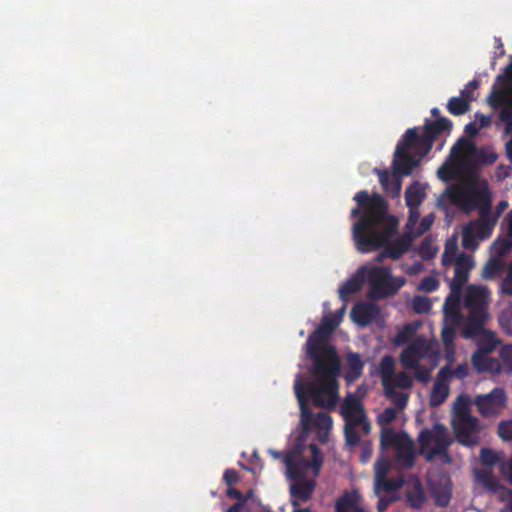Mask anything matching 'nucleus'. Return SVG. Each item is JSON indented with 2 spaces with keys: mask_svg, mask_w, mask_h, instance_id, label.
<instances>
[{
  "mask_svg": "<svg viewBox=\"0 0 512 512\" xmlns=\"http://www.w3.org/2000/svg\"><path fill=\"white\" fill-rule=\"evenodd\" d=\"M474 122H478V127L480 130L482 128L488 127L491 123V118L485 115L476 114Z\"/></svg>",
  "mask_w": 512,
  "mask_h": 512,
  "instance_id": "47",
  "label": "nucleus"
},
{
  "mask_svg": "<svg viewBox=\"0 0 512 512\" xmlns=\"http://www.w3.org/2000/svg\"><path fill=\"white\" fill-rule=\"evenodd\" d=\"M395 417L394 408H387L378 415V422L382 426L381 445L383 448H394L399 466L410 467L415 459L414 443L406 433H397L388 427Z\"/></svg>",
  "mask_w": 512,
  "mask_h": 512,
  "instance_id": "9",
  "label": "nucleus"
},
{
  "mask_svg": "<svg viewBox=\"0 0 512 512\" xmlns=\"http://www.w3.org/2000/svg\"><path fill=\"white\" fill-rule=\"evenodd\" d=\"M450 373V367L448 366L442 368L438 373L437 379L430 394L429 402L431 406H439L447 399L449 395L448 375Z\"/></svg>",
  "mask_w": 512,
  "mask_h": 512,
  "instance_id": "21",
  "label": "nucleus"
},
{
  "mask_svg": "<svg viewBox=\"0 0 512 512\" xmlns=\"http://www.w3.org/2000/svg\"><path fill=\"white\" fill-rule=\"evenodd\" d=\"M242 504L243 503H241V502L238 504H235V505L231 506L230 508H228L226 510V512H240Z\"/></svg>",
  "mask_w": 512,
  "mask_h": 512,
  "instance_id": "54",
  "label": "nucleus"
},
{
  "mask_svg": "<svg viewBox=\"0 0 512 512\" xmlns=\"http://www.w3.org/2000/svg\"><path fill=\"white\" fill-rule=\"evenodd\" d=\"M472 100V96H467V98L462 95H460V97H454L448 102V109L454 115H462L468 110L469 103Z\"/></svg>",
  "mask_w": 512,
  "mask_h": 512,
  "instance_id": "30",
  "label": "nucleus"
},
{
  "mask_svg": "<svg viewBox=\"0 0 512 512\" xmlns=\"http://www.w3.org/2000/svg\"><path fill=\"white\" fill-rule=\"evenodd\" d=\"M442 264L444 266L455 265V275L451 281L452 291L444 304L445 317L442 329V341L448 350L447 358L451 361L453 356L451 345L455 337L456 327L461 318L458 291L467 282L469 273L475 264L470 256L458 252V237L456 235H453L446 241L442 254Z\"/></svg>",
  "mask_w": 512,
  "mask_h": 512,
  "instance_id": "5",
  "label": "nucleus"
},
{
  "mask_svg": "<svg viewBox=\"0 0 512 512\" xmlns=\"http://www.w3.org/2000/svg\"><path fill=\"white\" fill-rule=\"evenodd\" d=\"M380 182L384 190L392 197H397L401 191V181L395 174H389L387 171L378 172Z\"/></svg>",
  "mask_w": 512,
  "mask_h": 512,
  "instance_id": "26",
  "label": "nucleus"
},
{
  "mask_svg": "<svg viewBox=\"0 0 512 512\" xmlns=\"http://www.w3.org/2000/svg\"><path fill=\"white\" fill-rule=\"evenodd\" d=\"M224 481L228 485H232L238 481V473L235 470H227L224 473Z\"/></svg>",
  "mask_w": 512,
  "mask_h": 512,
  "instance_id": "48",
  "label": "nucleus"
},
{
  "mask_svg": "<svg viewBox=\"0 0 512 512\" xmlns=\"http://www.w3.org/2000/svg\"><path fill=\"white\" fill-rule=\"evenodd\" d=\"M489 102L493 106L505 105L506 109L501 113V119L507 122L506 133L512 131V64L508 67L506 77L499 79L497 86L489 97Z\"/></svg>",
  "mask_w": 512,
  "mask_h": 512,
  "instance_id": "17",
  "label": "nucleus"
},
{
  "mask_svg": "<svg viewBox=\"0 0 512 512\" xmlns=\"http://www.w3.org/2000/svg\"><path fill=\"white\" fill-rule=\"evenodd\" d=\"M341 414L346 421L345 434L347 443L350 445L356 444L360 433L367 434L370 430V425L366 422L360 401L354 396H348L341 407Z\"/></svg>",
  "mask_w": 512,
  "mask_h": 512,
  "instance_id": "15",
  "label": "nucleus"
},
{
  "mask_svg": "<svg viewBox=\"0 0 512 512\" xmlns=\"http://www.w3.org/2000/svg\"><path fill=\"white\" fill-rule=\"evenodd\" d=\"M419 253L422 258H431L437 253V247L430 241L424 242L420 248Z\"/></svg>",
  "mask_w": 512,
  "mask_h": 512,
  "instance_id": "39",
  "label": "nucleus"
},
{
  "mask_svg": "<svg viewBox=\"0 0 512 512\" xmlns=\"http://www.w3.org/2000/svg\"><path fill=\"white\" fill-rule=\"evenodd\" d=\"M475 158L474 144L461 139L452 148L450 158L437 171L438 177L443 181L457 180V183L438 199L440 206L449 200L465 211L478 209L480 212L481 221L470 222L462 231L463 247L472 250L476 249L479 241L487 238L492 230L487 218L490 209L487 181L476 172Z\"/></svg>",
  "mask_w": 512,
  "mask_h": 512,
  "instance_id": "1",
  "label": "nucleus"
},
{
  "mask_svg": "<svg viewBox=\"0 0 512 512\" xmlns=\"http://www.w3.org/2000/svg\"><path fill=\"white\" fill-rule=\"evenodd\" d=\"M471 398L466 394L459 395L452 403L451 426L457 441L470 446L478 443L481 425L471 415Z\"/></svg>",
  "mask_w": 512,
  "mask_h": 512,
  "instance_id": "8",
  "label": "nucleus"
},
{
  "mask_svg": "<svg viewBox=\"0 0 512 512\" xmlns=\"http://www.w3.org/2000/svg\"><path fill=\"white\" fill-rule=\"evenodd\" d=\"M502 290L504 293L512 295V264L507 278L503 281Z\"/></svg>",
  "mask_w": 512,
  "mask_h": 512,
  "instance_id": "46",
  "label": "nucleus"
},
{
  "mask_svg": "<svg viewBox=\"0 0 512 512\" xmlns=\"http://www.w3.org/2000/svg\"><path fill=\"white\" fill-rule=\"evenodd\" d=\"M501 357L507 369L512 371V345L506 346L501 350Z\"/></svg>",
  "mask_w": 512,
  "mask_h": 512,
  "instance_id": "40",
  "label": "nucleus"
},
{
  "mask_svg": "<svg viewBox=\"0 0 512 512\" xmlns=\"http://www.w3.org/2000/svg\"><path fill=\"white\" fill-rule=\"evenodd\" d=\"M502 263L498 258H493L487 262L482 270V277L485 279H491L501 269Z\"/></svg>",
  "mask_w": 512,
  "mask_h": 512,
  "instance_id": "33",
  "label": "nucleus"
},
{
  "mask_svg": "<svg viewBox=\"0 0 512 512\" xmlns=\"http://www.w3.org/2000/svg\"><path fill=\"white\" fill-rule=\"evenodd\" d=\"M426 197V185L420 183H414L405 192L406 204L409 207V217L406 227L412 229L413 226L418 222L419 212L418 206L422 203Z\"/></svg>",
  "mask_w": 512,
  "mask_h": 512,
  "instance_id": "20",
  "label": "nucleus"
},
{
  "mask_svg": "<svg viewBox=\"0 0 512 512\" xmlns=\"http://www.w3.org/2000/svg\"><path fill=\"white\" fill-rule=\"evenodd\" d=\"M490 352L476 351L472 355V364L479 372L499 373L500 364L497 360L488 356Z\"/></svg>",
  "mask_w": 512,
  "mask_h": 512,
  "instance_id": "23",
  "label": "nucleus"
},
{
  "mask_svg": "<svg viewBox=\"0 0 512 512\" xmlns=\"http://www.w3.org/2000/svg\"><path fill=\"white\" fill-rule=\"evenodd\" d=\"M357 512H366L365 510H358Z\"/></svg>",
  "mask_w": 512,
  "mask_h": 512,
  "instance_id": "59",
  "label": "nucleus"
},
{
  "mask_svg": "<svg viewBox=\"0 0 512 512\" xmlns=\"http://www.w3.org/2000/svg\"><path fill=\"white\" fill-rule=\"evenodd\" d=\"M350 316L357 325L366 326L378 320L380 311L375 304L358 303L352 308Z\"/></svg>",
  "mask_w": 512,
  "mask_h": 512,
  "instance_id": "22",
  "label": "nucleus"
},
{
  "mask_svg": "<svg viewBox=\"0 0 512 512\" xmlns=\"http://www.w3.org/2000/svg\"><path fill=\"white\" fill-rule=\"evenodd\" d=\"M379 369L386 395L398 408H404L408 401L406 390L412 387V378L404 372L395 373V361L390 356L382 358Z\"/></svg>",
  "mask_w": 512,
  "mask_h": 512,
  "instance_id": "12",
  "label": "nucleus"
},
{
  "mask_svg": "<svg viewBox=\"0 0 512 512\" xmlns=\"http://www.w3.org/2000/svg\"><path fill=\"white\" fill-rule=\"evenodd\" d=\"M371 453H372L371 448L369 446H365L363 448L362 461L367 462L369 460V458L371 457Z\"/></svg>",
  "mask_w": 512,
  "mask_h": 512,
  "instance_id": "53",
  "label": "nucleus"
},
{
  "mask_svg": "<svg viewBox=\"0 0 512 512\" xmlns=\"http://www.w3.org/2000/svg\"><path fill=\"white\" fill-rule=\"evenodd\" d=\"M500 326L510 335H512V305L507 306L499 315Z\"/></svg>",
  "mask_w": 512,
  "mask_h": 512,
  "instance_id": "34",
  "label": "nucleus"
},
{
  "mask_svg": "<svg viewBox=\"0 0 512 512\" xmlns=\"http://www.w3.org/2000/svg\"><path fill=\"white\" fill-rule=\"evenodd\" d=\"M511 248L512 244L509 242V237L506 235L505 238L499 239L493 243L491 246V257L501 260V257L504 256Z\"/></svg>",
  "mask_w": 512,
  "mask_h": 512,
  "instance_id": "31",
  "label": "nucleus"
},
{
  "mask_svg": "<svg viewBox=\"0 0 512 512\" xmlns=\"http://www.w3.org/2000/svg\"><path fill=\"white\" fill-rule=\"evenodd\" d=\"M422 269V265L420 263H416L412 266L407 267L405 270L409 274H417Z\"/></svg>",
  "mask_w": 512,
  "mask_h": 512,
  "instance_id": "52",
  "label": "nucleus"
},
{
  "mask_svg": "<svg viewBox=\"0 0 512 512\" xmlns=\"http://www.w3.org/2000/svg\"><path fill=\"white\" fill-rule=\"evenodd\" d=\"M450 371H451V373L448 375V381L452 377L463 378V377L467 376V374H468V366L466 364H460L454 370H452L450 368Z\"/></svg>",
  "mask_w": 512,
  "mask_h": 512,
  "instance_id": "43",
  "label": "nucleus"
},
{
  "mask_svg": "<svg viewBox=\"0 0 512 512\" xmlns=\"http://www.w3.org/2000/svg\"><path fill=\"white\" fill-rule=\"evenodd\" d=\"M227 494L229 497L236 498L239 502L244 503L245 498L241 495V493L236 489H228Z\"/></svg>",
  "mask_w": 512,
  "mask_h": 512,
  "instance_id": "51",
  "label": "nucleus"
},
{
  "mask_svg": "<svg viewBox=\"0 0 512 512\" xmlns=\"http://www.w3.org/2000/svg\"><path fill=\"white\" fill-rule=\"evenodd\" d=\"M438 286V280L435 277L430 276L421 280V282L418 285V289L424 292H432L436 290Z\"/></svg>",
  "mask_w": 512,
  "mask_h": 512,
  "instance_id": "37",
  "label": "nucleus"
},
{
  "mask_svg": "<svg viewBox=\"0 0 512 512\" xmlns=\"http://www.w3.org/2000/svg\"><path fill=\"white\" fill-rule=\"evenodd\" d=\"M391 468V463L383 456L375 464V493L380 498L377 505L379 512H383L388 502L392 501V498L386 500L382 493L397 490L403 485L402 479L394 481L386 478Z\"/></svg>",
  "mask_w": 512,
  "mask_h": 512,
  "instance_id": "16",
  "label": "nucleus"
},
{
  "mask_svg": "<svg viewBox=\"0 0 512 512\" xmlns=\"http://www.w3.org/2000/svg\"><path fill=\"white\" fill-rule=\"evenodd\" d=\"M432 113H433V114H437V109H433V110H432Z\"/></svg>",
  "mask_w": 512,
  "mask_h": 512,
  "instance_id": "58",
  "label": "nucleus"
},
{
  "mask_svg": "<svg viewBox=\"0 0 512 512\" xmlns=\"http://www.w3.org/2000/svg\"><path fill=\"white\" fill-rule=\"evenodd\" d=\"M450 123L446 119H439L434 123H427L425 136L418 138L415 129H409L402 142L397 145L394 156L395 172L402 175H409L420 159L426 155L432 147L433 137L447 129Z\"/></svg>",
  "mask_w": 512,
  "mask_h": 512,
  "instance_id": "6",
  "label": "nucleus"
},
{
  "mask_svg": "<svg viewBox=\"0 0 512 512\" xmlns=\"http://www.w3.org/2000/svg\"><path fill=\"white\" fill-rule=\"evenodd\" d=\"M489 291L485 286L470 285L464 296V306L468 311L463 331L465 338H472L488 321Z\"/></svg>",
  "mask_w": 512,
  "mask_h": 512,
  "instance_id": "11",
  "label": "nucleus"
},
{
  "mask_svg": "<svg viewBox=\"0 0 512 512\" xmlns=\"http://www.w3.org/2000/svg\"><path fill=\"white\" fill-rule=\"evenodd\" d=\"M407 497L413 507H420L424 502V494L418 479L410 478L407 483Z\"/></svg>",
  "mask_w": 512,
  "mask_h": 512,
  "instance_id": "28",
  "label": "nucleus"
},
{
  "mask_svg": "<svg viewBox=\"0 0 512 512\" xmlns=\"http://www.w3.org/2000/svg\"><path fill=\"white\" fill-rule=\"evenodd\" d=\"M336 512H357L364 510L361 498L356 491L346 492L338 499L335 505Z\"/></svg>",
  "mask_w": 512,
  "mask_h": 512,
  "instance_id": "24",
  "label": "nucleus"
},
{
  "mask_svg": "<svg viewBox=\"0 0 512 512\" xmlns=\"http://www.w3.org/2000/svg\"><path fill=\"white\" fill-rule=\"evenodd\" d=\"M367 265L361 267L343 286L339 289V295L342 299L346 296L360 290L364 279H367Z\"/></svg>",
  "mask_w": 512,
  "mask_h": 512,
  "instance_id": "25",
  "label": "nucleus"
},
{
  "mask_svg": "<svg viewBox=\"0 0 512 512\" xmlns=\"http://www.w3.org/2000/svg\"><path fill=\"white\" fill-rule=\"evenodd\" d=\"M421 326L420 322H413L397 329V334L393 338V343L397 346L404 345L409 342Z\"/></svg>",
  "mask_w": 512,
  "mask_h": 512,
  "instance_id": "29",
  "label": "nucleus"
},
{
  "mask_svg": "<svg viewBox=\"0 0 512 512\" xmlns=\"http://www.w3.org/2000/svg\"><path fill=\"white\" fill-rule=\"evenodd\" d=\"M506 235L509 237V242L512 244V210L506 217Z\"/></svg>",
  "mask_w": 512,
  "mask_h": 512,
  "instance_id": "49",
  "label": "nucleus"
},
{
  "mask_svg": "<svg viewBox=\"0 0 512 512\" xmlns=\"http://www.w3.org/2000/svg\"><path fill=\"white\" fill-rule=\"evenodd\" d=\"M487 191H489V189H488V188H487ZM488 193H489V195L491 196V193H490V192H488ZM507 207H508V202H507V201H501V202H499V204H498V206H497V213H496V215H495L493 218H490V216H489L491 208L489 209V212L487 213V218H488V220H489V224H491V225H492V227H493V226H494V224L496 223V221H497L498 217L500 216V214H501L504 210H506V209H507Z\"/></svg>",
  "mask_w": 512,
  "mask_h": 512,
  "instance_id": "42",
  "label": "nucleus"
},
{
  "mask_svg": "<svg viewBox=\"0 0 512 512\" xmlns=\"http://www.w3.org/2000/svg\"><path fill=\"white\" fill-rule=\"evenodd\" d=\"M412 307L417 313H426L431 309V302L427 297L417 296L412 300Z\"/></svg>",
  "mask_w": 512,
  "mask_h": 512,
  "instance_id": "35",
  "label": "nucleus"
},
{
  "mask_svg": "<svg viewBox=\"0 0 512 512\" xmlns=\"http://www.w3.org/2000/svg\"><path fill=\"white\" fill-rule=\"evenodd\" d=\"M369 297L378 300L394 295L406 283L405 278L393 276L385 267L367 265Z\"/></svg>",
  "mask_w": 512,
  "mask_h": 512,
  "instance_id": "14",
  "label": "nucleus"
},
{
  "mask_svg": "<svg viewBox=\"0 0 512 512\" xmlns=\"http://www.w3.org/2000/svg\"><path fill=\"white\" fill-rule=\"evenodd\" d=\"M314 384V375L312 374V381L307 385L304 384L300 378L297 376L294 383V390L296 397L298 399L300 409H301V425L303 426L304 432L306 436L311 437L314 440H318L320 442H326L329 438V433L332 429V419L325 413H317L312 414L309 412L306 406V395L309 394L312 401H314L311 394V386ZM339 399V395L335 403L332 406H328L327 408H333ZM316 405V403H314ZM318 406V404H317ZM324 408L323 406H320Z\"/></svg>",
  "mask_w": 512,
  "mask_h": 512,
  "instance_id": "7",
  "label": "nucleus"
},
{
  "mask_svg": "<svg viewBox=\"0 0 512 512\" xmlns=\"http://www.w3.org/2000/svg\"><path fill=\"white\" fill-rule=\"evenodd\" d=\"M478 336V350L477 351H483L485 352H492L497 344L498 340L495 336V334L491 331L485 330L483 326L481 329L474 334L472 337Z\"/></svg>",
  "mask_w": 512,
  "mask_h": 512,
  "instance_id": "27",
  "label": "nucleus"
},
{
  "mask_svg": "<svg viewBox=\"0 0 512 512\" xmlns=\"http://www.w3.org/2000/svg\"><path fill=\"white\" fill-rule=\"evenodd\" d=\"M498 433L502 439L512 440V420L500 422Z\"/></svg>",
  "mask_w": 512,
  "mask_h": 512,
  "instance_id": "38",
  "label": "nucleus"
},
{
  "mask_svg": "<svg viewBox=\"0 0 512 512\" xmlns=\"http://www.w3.org/2000/svg\"><path fill=\"white\" fill-rule=\"evenodd\" d=\"M494 493L497 499L506 503L505 512H512V491L500 488Z\"/></svg>",
  "mask_w": 512,
  "mask_h": 512,
  "instance_id": "36",
  "label": "nucleus"
},
{
  "mask_svg": "<svg viewBox=\"0 0 512 512\" xmlns=\"http://www.w3.org/2000/svg\"><path fill=\"white\" fill-rule=\"evenodd\" d=\"M420 453L429 461L450 462L447 449L452 443L447 428L440 423H435L431 428L420 432Z\"/></svg>",
  "mask_w": 512,
  "mask_h": 512,
  "instance_id": "13",
  "label": "nucleus"
},
{
  "mask_svg": "<svg viewBox=\"0 0 512 512\" xmlns=\"http://www.w3.org/2000/svg\"><path fill=\"white\" fill-rule=\"evenodd\" d=\"M358 214V208L352 210V215L355 216Z\"/></svg>",
  "mask_w": 512,
  "mask_h": 512,
  "instance_id": "57",
  "label": "nucleus"
},
{
  "mask_svg": "<svg viewBox=\"0 0 512 512\" xmlns=\"http://www.w3.org/2000/svg\"><path fill=\"white\" fill-rule=\"evenodd\" d=\"M477 86L478 84L475 81L468 83L465 86V88L461 91V95L465 98H467V96H472L474 99V91L477 89Z\"/></svg>",
  "mask_w": 512,
  "mask_h": 512,
  "instance_id": "45",
  "label": "nucleus"
},
{
  "mask_svg": "<svg viewBox=\"0 0 512 512\" xmlns=\"http://www.w3.org/2000/svg\"><path fill=\"white\" fill-rule=\"evenodd\" d=\"M465 131L471 135L477 134L480 131V128L478 127V122L473 121V122L467 124L465 127Z\"/></svg>",
  "mask_w": 512,
  "mask_h": 512,
  "instance_id": "50",
  "label": "nucleus"
},
{
  "mask_svg": "<svg viewBox=\"0 0 512 512\" xmlns=\"http://www.w3.org/2000/svg\"><path fill=\"white\" fill-rule=\"evenodd\" d=\"M345 313L343 306L337 314H326L320 327L307 340V354L313 359L314 384L311 394L316 404L332 406L338 396L337 376L340 364L331 346L327 344L328 336L340 324Z\"/></svg>",
  "mask_w": 512,
  "mask_h": 512,
  "instance_id": "3",
  "label": "nucleus"
},
{
  "mask_svg": "<svg viewBox=\"0 0 512 512\" xmlns=\"http://www.w3.org/2000/svg\"><path fill=\"white\" fill-rule=\"evenodd\" d=\"M481 459L485 464L493 465L497 461V455L489 449H482Z\"/></svg>",
  "mask_w": 512,
  "mask_h": 512,
  "instance_id": "44",
  "label": "nucleus"
},
{
  "mask_svg": "<svg viewBox=\"0 0 512 512\" xmlns=\"http://www.w3.org/2000/svg\"><path fill=\"white\" fill-rule=\"evenodd\" d=\"M507 156L512 160V139L506 144Z\"/></svg>",
  "mask_w": 512,
  "mask_h": 512,
  "instance_id": "55",
  "label": "nucleus"
},
{
  "mask_svg": "<svg viewBox=\"0 0 512 512\" xmlns=\"http://www.w3.org/2000/svg\"><path fill=\"white\" fill-rule=\"evenodd\" d=\"M428 483L432 496L437 505L445 506L451 498V481L445 474L439 472H431L428 475Z\"/></svg>",
  "mask_w": 512,
  "mask_h": 512,
  "instance_id": "19",
  "label": "nucleus"
},
{
  "mask_svg": "<svg viewBox=\"0 0 512 512\" xmlns=\"http://www.w3.org/2000/svg\"><path fill=\"white\" fill-rule=\"evenodd\" d=\"M348 366H349V372H348V380L352 381L359 377L361 374L363 363L360 359V357L356 354H350L348 356Z\"/></svg>",
  "mask_w": 512,
  "mask_h": 512,
  "instance_id": "32",
  "label": "nucleus"
},
{
  "mask_svg": "<svg viewBox=\"0 0 512 512\" xmlns=\"http://www.w3.org/2000/svg\"><path fill=\"white\" fill-rule=\"evenodd\" d=\"M271 454L273 455L274 458H279L280 457V453L279 452L271 451Z\"/></svg>",
  "mask_w": 512,
  "mask_h": 512,
  "instance_id": "56",
  "label": "nucleus"
},
{
  "mask_svg": "<svg viewBox=\"0 0 512 512\" xmlns=\"http://www.w3.org/2000/svg\"><path fill=\"white\" fill-rule=\"evenodd\" d=\"M323 457L315 445H304L299 441L296 447L285 457L286 477L290 480L289 491L293 512H310L300 509L302 502L311 498L315 489V478L322 466Z\"/></svg>",
  "mask_w": 512,
  "mask_h": 512,
  "instance_id": "4",
  "label": "nucleus"
},
{
  "mask_svg": "<svg viewBox=\"0 0 512 512\" xmlns=\"http://www.w3.org/2000/svg\"><path fill=\"white\" fill-rule=\"evenodd\" d=\"M474 403L483 416H496L506 407L507 397L502 389L495 388L488 394L476 396Z\"/></svg>",
  "mask_w": 512,
  "mask_h": 512,
  "instance_id": "18",
  "label": "nucleus"
},
{
  "mask_svg": "<svg viewBox=\"0 0 512 512\" xmlns=\"http://www.w3.org/2000/svg\"><path fill=\"white\" fill-rule=\"evenodd\" d=\"M479 160L484 164H492L497 160V154L493 150L487 149L480 153Z\"/></svg>",
  "mask_w": 512,
  "mask_h": 512,
  "instance_id": "41",
  "label": "nucleus"
},
{
  "mask_svg": "<svg viewBox=\"0 0 512 512\" xmlns=\"http://www.w3.org/2000/svg\"><path fill=\"white\" fill-rule=\"evenodd\" d=\"M400 361L404 368L415 371L416 378L423 383L430 380L437 364L431 344L420 337L403 350Z\"/></svg>",
  "mask_w": 512,
  "mask_h": 512,
  "instance_id": "10",
  "label": "nucleus"
},
{
  "mask_svg": "<svg viewBox=\"0 0 512 512\" xmlns=\"http://www.w3.org/2000/svg\"><path fill=\"white\" fill-rule=\"evenodd\" d=\"M354 199L364 210L361 220L353 227L357 249L363 253L383 246L387 256L397 259L409 248L412 238L426 232L434 222V215L428 214L418 226L416 223L412 229L407 227L408 232L404 238L394 241L398 222L394 217L386 215L382 197L378 194L369 197L361 191Z\"/></svg>",
  "mask_w": 512,
  "mask_h": 512,
  "instance_id": "2",
  "label": "nucleus"
}]
</instances>
